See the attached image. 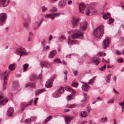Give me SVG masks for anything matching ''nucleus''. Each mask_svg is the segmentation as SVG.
Wrapping results in <instances>:
<instances>
[{
	"label": "nucleus",
	"mask_w": 124,
	"mask_h": 124,
	"mask_svg": "<svg viewBox=\"0 0 124 124\" xmlns=\"http://www.w3.org/2000/svg\"><path fill=\"white\" fill-rule=\"evenodd\" d=\"M104 33L103 29L101 27H98L93 31L94 35L97 37H101Z\"/></svg>",
	"instance_id": "1"
},
{
	"label": "nucleus",
	"mask_w": 124,
	"mask_h": 124,
	"mask_svg": "<svg viewBox=\"0 0 124 124\" xmlns=\"http://www.w3.org/2000/svg\"><path fill=\"white\" fill-rule=\"evenodd\" d=\"M7 73L5 76L3 78L4 80V84H3V89L4 90L6 88V86L7 84V82L8 80V76L9 74V70L7 71L6 70L5 71L4 73L3 74V75L5 74L6 73Z\"/></svg>",
	"instance_id": "2"
},
{
	"label": "nucleus",
	"mask_w": 124,
	"mask_h": 124,
	"mask_svg": "<svg viewBox=\"0 0 124 124\" xmlns=\"http://www.w3.org/2000/svg\"><path fill=\"white\" fill-rule=\"evenodd\" d=\"M7 19L6 14L4 13L0 14V26H1L4 24Z\"/></svg>",
	"instance_id": "3"
},
{
	"label": "nucleus",
	"mask_w": 124,
	"mask_h": 124,
	"mask_svg": "<svg viewBox=\"0 0 124 124\" xmlns=\"http://www.w3.org/2000/svg\"><path fill=\"white\" fill-rule=\"evenodd\" d=\"M80 21V19L79 18H73L71 20L72 25L73 28H76Z\"/></svg>",
	"instance_id": "4"
},
{
	"label": "nucleus",
	"mask_w": 124,
	"mask_h": 124,
	"mask_svg": "<svg viewBox=\"0 0 124 124\" xmlns=\"http://www.w3.org/2000/svg\"><path fill=\"white\" fill-rule=\"evenodd\" d=\"M25 49L23 48H20L16 49L14 53L17 55H18L20 53L22 54L25 53V55H27L28 53H25Z\"/></svg>",
	"instance_id": "5"
},
{
	"label": "nucleus",
	"mask_w": 124,
	"mask_h": 124,
	"mask_svg": "<svg viewBox=\"0 0 124 124\" xmlns=\"http://www.w3.org/2000/svg\"><path fill=\"white\" fill-rule=\"evenodd\" d=\"M96 11H97L96 10L94 9L92 7H90L86 9L85 14L86 15L88 16L89 14L94 13L96 12Z\"/></svg>",
	"instance_id": "6"
},
{
	"label": "nucleus",
	"mask_w": 124,
	"mask_h": 124,
	"mask_svg": "<svg viewBox=\"0 0 124 124\" xmlns=\"http://www.w3.org/2000/svg\"><path fill=\"white\" fill-rule=\"evenodd\" d=\"M87 23L85 22H83L80 24L79 28L80 30V31H84L87 28Z\"/></svg>",
	"instance_id": "7"
},
{
	"label": "nucleus",
	"mask_w": 124,
	"mask_h": 124,
	"mask_svg": "<svg viewBox=\"0 0 124 124\" xmlns=\"http://www.w3.org/2000/svg\"><path fill=\"white\" fill-rule=\"evenodd\" d=\"M9 3V0H0V6L6 7Z\"/></svg>",
	"instance_id": "8"
},
{
	"label": "nucleus",
	"mask_w": 124,
	"mask_h": 124,
	"mask_svg": "<svg viewBox=\"0 0 124 124\" xmlns=\"http://www.w3.org/2000/svg\"><path fill=\"white\" fill-rule=\"evenodd\" d=\"M53 79L52 78L49 79L46 82V86L47 88H50L52 86L53 84Z\"/></svg>",
	"instance_id": "9"
},
{
	"label": "nucleus",
	"mask_w": 124,
	"mask_h": 124,
	"mask_svg": "<svg viewBox=\"0 0 124 124\" xmlns=\"http://www.w3.org/2000/svg\"><path fill=\"white\" fill-rule=\"evenodd\" d=\"M109 42V40L107 39H105L103 41L102 45L104 49L108 47Z\"/></svg>",
	"instance_id": "10"
},
{
	"label": "nucleus",
	"mask_w": 124,
	"mask_h": 124,
	"mask_svg": "<svg viewBox=\"0 0 124 124\" xmlns=\"http://www.w3.org/2000/svg\"><path fill=\"white\" fill-rule=\"evenodd\" d=\"M40 64L41 66L42 72V69L43 67L48 68L50 66V64L49 63L46 62H40Z\"/></svg>",
	"instance_id": "11"
},
{
	"label": "nucleus",
	"mask_w": 124,
	"mask_h": 124,
	"mask_svg": "<svg viewBox=\"0 0 124 124\" xmlns=\"http://www.w3.org/2000/svg\"><path fill=\"white\" fill-rule=\"evenodd\" d=\"M84 33H81L80 34L78 33H76L74 34L72 36L71 38L72 39H76L80 36H83Z\"/></svg>",
	"instance_id": "12"
},
{
	"label": "nucleus",
	"mask_w": 124,
	"mask_h": 124,
	"mask_svg": "<svg viewBox=\"0 0 124 124\" xmlns=\"http://www.w3.org/2000/svg\"><path fill=\"white\" fill-rule=\"evenodd\" d=\"M14 111V109L13 108H9L7 112V115L8 116H12Z\"/></svg>",
	"instance_id": "13"
},
{
	"label": "nucleus",
	"mask_w": 124,
	"mask_h": 124,
	"mask_svg": "<svg viewBox=\"0 0 124 124\" xmlns=\"http://www.w3.org/2000/svg\"><path fill=\"white\" fill-rule=\"evenodd\" d=\"M79 9L80 12L83 13V12L81 11V10H84L85 8V5L83 3H81L79 5Z\"/></svg>",
	"instance_id": "14"
},
{
	"label": "nucleus",
	"mask_w": 124,
	"mask_h": 124,
	"mask_svg": "<svg viewBox=\"0 0 124 124\" xmlns=\"http://www.w3.org/2000/svg\"><path fill=\"white\" fill-rule=\"evenodd\" d=\"M56 52L55 50H54L51 51L49 54L48 57L49 58H52L54 57L56 55Z\"/></svg>",
	"instance_id": "15"
},
{
	"label": "nucleus",
	"mask_w": 124,
	"mask_h": 124,
	"mask_svg": "<svg viewBox=\"0 0 124 124\" xmlns=\"http://www.w3.org/2000/svg\"><path fill=\"white\" fill-rule=\"evenodd\" d=\"M89 87V86L87 83H86L84 85H83L82 87V90L84 91H87Z\"/></svg>",
	"instance_id": "16"
},
{
	"label": "nucleus",
	"mask_w": 124,
	"mask_h": 124,
	"mask_svg": "<svg viewBox=\"0 0 124 124\" xmlns=\"http://www.w3.org/2000/svg\"><path fill=\"white\" fill-rule=\"evenodd\" d=\"M92 62H93L95 63V65H97L100 62L99 58H94L92 60Z\"/></svg>",
	"instance_id": "17"
},
{
	"label": "nucleus",
	"mask_w": 124,
	"mask_h": 124,
	"mask_svg": "<svg viewBox=\"0 0 124 124\" xmlns=\"http://www.w3.org/2000/svg\"><path fill=\"white\" fill-rule=\"evenodd\" d=\"M8 98H5L1 100L0 102V104L1 105H4L8 102Z\"/></svg>",
	"instance_id": "18"
},
{
	"label": "nucleus",
	"mask_w": 124,
	"mask_h": 124,
	"mask_svg": "<svg viewBox=\"0 0 124 124\" xmlns=\"http://www.w3.org/2000/svg\"><path fill=\"white\" fill-rule=\"evenodd\" d=\"M73 119V118L72 117H67L65 118V123L69 124L70 123L71 120Z\"/></svg>",
	"instance_id": "19"
},
{
	"label": "nucleus",
	"mask_w": 124,
	"mask_h": 124,
	"mask_svg": "<svg viewBox=\"0 0 124 124\" xmlns=\"http://www.w3.org/2000/svg\"><path fill=\"white\" fill-rule=\"evenodd\" d=\"M79 115L80 116L85 117L87 116V112L85 111H82L80 112Z\"/></svg>",
	"instance_id": "20"
},
{
	"label": "nucleus",
	"mask_w": 124,
	"mask_h": 124,
	"mask_svg": "<svg viewBox=\"0 0 124 124\" xmlns=\"http://www.w3.org/2000/svg\"><path fill=\"white\" fill-rule=\"evenodd\" d=\"M68 44H72L75 43H76L77 42V41L75 40H71L70 39L69 37H68Z\"/></svg>",
	"instance_id": "21"
},
{
	"label": "nucleus",
	"mask_w": 124,
	"mask_h": 124,
	"mask_svg": "<svg viewBox=\"0 0 124 124\" xmlns=\"http://www.w3.org/2000/svg\"><path fill=\"white\" fill-rule=\"evenodd\" d=\"M53 14V13L50 14L46 15L45 16V17L46 18H51L52 20H53L54 18V17L53 16H52Z\"/></svg>",
	"instance_id": "22"
},
{
	"label": "nucleus",
	"mask_w": 124,
	"mask_h": 124,
	"mask_svg": "<svg viewBox=\"0 0 124 124\" xmlns=\"http://www.w3.org/2000/svg\"><path fill=\"white\" fill-rule=\"evenodd\" d=\"M8 69L11 71L14 70L15 69V65L14 64H11L9 65L8 67Z\"/></svg>",
	"instance_id": "23"
},
{
	"label": "nucleus",
	"mask_w": 124,
	"mask_h": 124,
	"mask_svg": "<svg viewBox=\"0 0 124 124\" xmlns=\"http://www.w3.org/2000/svg\"><path fill=\"white\" fill-rule=\"evenodd\" d=\"M66 4V3L65 2L62 0H60L58 3V4L61 7L65 6Z\"/></svg>",
	"instance_id": "24"
},
{
	"label": "nucleus",
	"mask_w": 124,
	"mask_h": 124,
	"mask_svg": "<svg viewBox=\"0 0 124 124\" xmlns=\"http://www.w3.org/2000/svg\"><path fill=\"white\" fill-rule=\"evenodd\" d=\"M18 86L19 85L18 82L16 81L14 82L13 85V88L16 89L18 87Z\"/></svg>",
	"instance_id": "25"
},
{
	"label": "nucleus",
	"mask_w": 124,
	"mask_h": 124,
	"mask_svg": "<svg viewBox=\"0 0 124 124\" xmlns=\"http://www.w3.org/2000/svg\"><path fill=\"white\" fill-rule=\"evenodd\" d=\"M111 76V74H108L106 77L105 79V80L106 82L108 83L109 82L110 78Z\"/></svg>",
	"instance_id": "26"
},
{
	"label": "nucleus",
	"mask_w": 124,
	"mask_h": 124,
	"mask_svg": "<svg viewBox=\"0 0 124 124\" xmlns=\"http://www.w3.org/2000/svg\"><path fill=\"white\" fill-rule=\"evenodd\" d=\"M64 88L62 87H61L57 91V92L59 94H61L62 93L64 92Z\"/></svg>",
	"instance_id": "27"
},
{
	"label": "nucleus",
	"mask_w": 124,
	"mask_h": 124,
	"mask_svg": "<svg viewBox=\"0 0 124 124\" xmlns=\"http://www.w3.org/2000/svg\"><path fill=\"white\" fill-rule=\"evenodd\" d=\"M65 90L67 91H69L70 92H74L75 91L73 90L70 87L68 86L65 87Z\"/></svg>",
	"instance_id": "28"
},
{
	"label": "nucleus",
	"mask_w": 124,
	"mask_h": 124,
	"mask_svg": "<svg viewBox=\"0 0 124 124\" xmlns=\"http://www.w3.org/2000/svg\"><path fill=\"white\" fill-rule=\"evenodd\" d=\"M57 11V8L55 7H54L51 8L50 10V11L51 12H55Z\"/></svg>",
	"instance_id": "29"
},
{
	"label": "nucleus",
	"mask_w": 124,
	"mask_h": 124,
	"mask_svg": "<svg viewBox=\"0 0 124 124\" xmlns=\"http://www.w3.org/2000/svg\"><path fill=\"white\" fill-rule=\"evenodd\" d=\"M76 106L75 104H68L67 105L68 107L69 108H75Z\"/></svg>",
	"instance_id": "30"
},
{
	"label": "nucleus",
	"mask_w": 124,
	"mask_h": 124,
	"mask_svg": "<svg viewBox=\"0 0 124 124\" xmlns=\"http://www.w3.org/2000/svg\"><path fill=\"white\" fill-rule=\"evenodd\" d=\"M66 37L63 35H62L59 38V40L60 41L62 42V40L66 39Z\"/></svg>",
	"instance_id": "31"
},
{
	"label": "nucleus",
	"mask_w": 124,
	"mask_h": 124,
	"mask_svg": "<svg viewBox=\"0 0 124 124\" xmlns=\"http://www.w3.org/2000/svg\"><path fill=\"white\" fill-rule=\"evenodd\" d=\"M106 68V66L105 64H104L103 67L100 68L99 70L100 71H102L104 70Z\"/></svg>",
	"instance_id": "32"
},
{
	"label": "nucleus",
	"mask_w": 124,
	"mask_h": 124,
	"mask_svg": "<svg viewBox=\"0 0 124 124\" xmlns=\"http://www.w3.org/2000/svg\"><path fill=\"white\" fill-rule=\"evenodd\" d=\"M28 64L27 63H26L24 64L23 66V70L24 71H25L26 70L27 68L28 67Z\"/></svg>",
	"instance_id": "33"
},
{
	"label": "nucleus",
	"mask_w": 124,
	"mask_h": 124,
	"mask_svg": "<svg viewBox=\"0 0 124 124\" xmlns=\"http://www.w3.org/2000/svg\"><path fill=\"white\" fill-rule=\"evenodd\" d=\"M107 119L106 117H105V118H102L101 120L100 121L101 123L105 122L106 121H107Z\"/></svg>",
	"instance_id": "34"
},
{
	"label": "nucleus",
	"mask_w": 124,
	"mask_h": 124,
	"mask_svg": "<svg viewBox=\"0 0 124 124\" xmlns=\"http://www.w3.org/2000/svg\"><path fill=\"white\" fill-rule=\"evenodd\" d=\"M23 24L24 26L26 29L29 28V26L28 23L26 22L23 23Z\"/></svg>",
	"instance_id": "35"
},
{
	"label": "nucleus",
	"mask_w": 124,
	"mask_h": 124,
	"mask_svg": "<svg viewBox=\"0 0 124 124\" xmlns=\"http://www.w3.org/2000/svg\"><path fill=\"white\" fill-rule=\"evenodd\" d=\"M42 11V12H44L46 11L47 9V8L45 6H43L41 7Z\"/></svg>",
	"instance_id": "36"
},
{
	"label": "nucleus",
	"mask_w": 124,
	"mask_h": 124,
	"mask_svg": "<svg viewBox=\"0 0 124 124\" xmlns=\"http://www.w3.org/2000/svg\"><path fill=\"white\" fill-rule=\"evenodd\" d=\"M52 117V116H50L48 117H47L45 119V122L46 123L48 122L51 119Z\"/></svg>",
	"instance_id": "37"
},
{
	"label": "nucleus",
	"mask_w": 124,
	"mask_h": 124,
	"mask_svg": "<svg viewBox=\"0 0 124 124\" xmlns=\"http://www.w3.org/2000/svg\"><path fill=\"white\" fill-rule=\"evenodd\" d=\"M114 22V20L111 18H110L109 20L108 24H110L111 23H112Z\"/></svg>",
	"instance_id": "38"
},
{
	"label": "nucleus",
	"mask_w": 124,
	"mask_h": 124,
	"mask_svg": "<svg viewBox=\"0 0 124 124\" xmlns=\"http://www.w3.org/2000/svg\"><path fill=\"white\" fill-rule=\"evenodd\" d=\"M54 61L56 62L57 63H62V62H61L60 60L58 58L55 59Z\"/></svg>",
	"instance_id": "39"
},
{
	"label": "nucleus",
	"mask_w": 124,
	"mask_h": 124,
	"mask_svg": "<svg viewBox=\"0 0 124 124\" xmlns=\"http://www.w3.org/2000/svg\"><path fill=\"white\" fill-rule=\"evenodd\" d=\"M71 85L72 86L77 87L78 86V84L77 83L74 82Z\"/></svg>",
	"instance_id": "40"
},
{
	"label": "nucleus",
	"mask_w": 124,
	"mask_h": 124,
	"mask_svg": "<svg viewBox=\"0 0 124 124\" xmlns=\"http://www.w3.org/2000/svg\"><path fill=\"white\" fill-rule=\"evenodd\" d=\"M114 99H112L111 100H108L107 101V103L108 104L109 103H111L112 104L114 103Z\"/></svg>",
	"instance_id": "41"
},
{
	"label": "nucleus",
	"mask_w": 124,
	"mask_h": 124,
	"mask_svg": "<svg viewBox=\"0 0 124 124\" xmlns=\"http://www.w3.org/2000/svg\"><path fill=\"white\" fill-rule=\"evenodd\" d=\"M30 85L31 87L34 88H35L36 86L35 84L33 83H30Z\"/></svg>",
	"instance_id": "42"
},
{
	"label": "nucleus",
	"mask_w": 124,
	"mask_h": 124,
	"mask_svg": "<svg viewBox=\"0 0 124 124\" xmlns=\"http://www.w3.org/2000/svg\"><path fill=\"white\" fill-rule=\"evenodd\" d=\"M37 78L36 76L35 75H32L31 79V80H34L35 79Z\"/></svg>",
	"instance_id": "43"
},
{
	"label": "nucleus",
	"mask_w": 124,
	"mask_h": 124,
	"mask_svg": "<svg viewBox=\"0 0 124 124\" xmlns=\"http://www.w3.org/2000/svg\"><path fill=\"white\" fill-rule=\"evenodd\" d=\"M116 53L117 55H119L121 54V53L120 52L117 50H116Z\"/></svg>",
	"instance_id": "44"
},
{
	"label": "nucleus",
	"mask_w": 124,
	"mask_h": 124,
	"mask_svg": "<svg viewBox=\"0 0 124 124\" xmlns=\"http://www.w3.org/2000/svg\"><path fill=\"white\" fill-rule=\"evenodd\" d=\"M94 78V77H93V79H91L88 82V84H90L91 83H92L93 82V79Z\"/></svg>",
	"instance_id": "45"
},
{
	"label": "nucleus",
	"mask_w": 124,
	"mask_h": 124,
	"mask_svg": "<svg viewBox=\"0 0 124 124\" xmlns=\"http://www.w3.org/2000/svg\"><path fill=\"white\" fill-rule=\"evenodd\" d=\"M42 72L41 71V73L40 74H39V75L38 78L40 79H41L42 78Z\"/></svg>",
	"instance_id": "46"
},
{
	"label": "nucleus",
	"mask_w": 124,
	"mask_h": 124,
	"mask_svg": "<svg viewBox=\"0 0 124 124\" xmlns=\"http://www.w3.org/2000/svg\"><path fill=\"white\" fill-rule=\"evenodd\" d=\"M117 61L118 62L120 63H121L123 62V59L122 58L119 59Z\"/></svg>",
	"instance_id": "47"
},
{
	"label": "nucleus",
	"mask_w": 124,
	"mask_h": 124,
	"mask_svg": "<svg viewBox=\"0 0 124 124\" xmlns=\"http://www.w3.org/2000/svg\"><path fill=\"white\" fill-rule=\"evenodd\" d=\"M61 14L59 13H56L55 14H52L53 16H59Z\"/></svg>",
	"instance_id": "48"
},
{
	"label": "nucleus",
	"mask_w": 124,
	"mask_h": 124,
	"mask_svg": "<svg viewBox=\"0 0 124 124\" xmlns=\"http://www.w3.org/2000/svg\"><path fill=\"white\" fill-rule=\"evenodd\" d=\"M40 93V92H39V91H37L35 93V95L36 96L38 95Z\"/></svg>",
	"instance_id": "49"
},
{
	"label": "nucleus",
	"mask_w": 124,
	"mask_h": 124,
	"mask_svg": "<svg viewBox=\"0 0 124 124\" xmlns=\"http://www.w3.org/2000/svg\"><path fill=\"white\" fill-rule=\"evenodd\" d=\"M103 17L105 19H108V17L106 15H104L103 16Z\"/></svg>",
	"instance_id": "50"
},
{
	"label": "nucleus",
	"mask_w": 124,
	"mask_h": 124,
	"mask_svg": "<svg viewBox=\"0 0 124 124\" xmlns=\"http://www.w3.org/2000/svg\"><path fill=\"white\" fill-rule=\"evenodd\" d=\"M119 105L121 106H124V101H123L122 102H120Z\"/></svg>",
	"instance_id": "51"
},
{
	"label": "nucleus",
	"mask_w": 124,
	"mask_h": 124,
	"mask_svg": "<svg viewBox=\"0 0 124 124\" xmlns=\"http://www.w3.org/2000/svg\"><path fill=\"white\" fill-rule=\"evenodd\" d=\"M33 99H32L28 103L29 105H31V104L33 102Z\"/></svg>",
	"instance_id": "52"
},
{
	"label": "nucleus",
	"mask_w": 124,
	"mask_h": 124,
	"mask_svg": "<svg viewBox=\"0 0 124 124\" xmlns=\"http://www.w3.org/2000/svg\"><path fill=\"white\" fill-rule=\"evenodd\" d=\"M103 54V53L102 52H101L99 53L98 54V56L99 57L101 56L102 55V54Z\"/></svg>",
	"instance_id": "53"
},
{
	"label": "nucleus",
	"mask_w": 124,
	"mask_h": 124,
	"mask_svg": "<svg viewBox=\"0 0 124 124\" xmlns=\"http://www.w3.org/2000/svg\"><path fill=\"white\" fill-rule=\"evenodd\" d=\"M38 98H35V100L34 101V102L35 104H36V102L37 101V100H38Z\"/></svg>",
	"instance_id": "54"
},
{
	"label": "nucleus",
	"mask_w": 124,
	"mask_h": 124,
	"mask_svg": "<svg viewBox=\"0 0 124 124\" xmlns=\"http://www.w3.org/2000/svg\"><path fill=\"white\" fill-rule=\"evenodd\" d=\"M74 74L75 75H77V71H73Z\"/></svg>",
	"instance_id": "55"
},
{
	"label": "nucleus",
	"mask_w": 124,
	"mask_h": 124,
	"mask_svg": "<svg viewBox=\"0 0 124 124\" xmlns=\"http://www.w3.org/2000/svg\"><path fill=\"white\" fill-rule=\"evenodd\" d=\"M67 79V76H65L64 77V81L65 82H66Z\"/></svg>",
	"instance_id": "56"
},
{
	"label": "nucleus",
	"mask_w": 124,
	"mask_h": 124,
	"mask_svg": "<svg viewBox=\"0 0 124 124\" xmlns=\"http://www.w3.org/2000/svg\"><path fill=\"white\" fill-rule=\"evenodd\" d=\"M113 91L116 93L117 94H119V93L117 91H116L115 89L114 88L113 89Z\"/></svg>",
	"instance_id": "57"
},
{
	"label": "nucleus",
	"mask_w": 124,
	"mask_h": 124,
	"mask_svg": "<svg viewBox=\"0 0 124 124\" xmlns=\"http://www.w3.org/2000/svg\"><path fill=\"white\" fill-rule=\"evenodd\" d=\"M97 100H98V101H100L102 100V98L101 99V98L100 97H98L97 98Z\"/></svg>",
	"instance_id": "58"
},
{
	"label": "nucleus",
	"mask_w": 124,
	"mask_h": 124,
	"mask_svg": "<svg viewBox=\"0 0 124 124\" xmlns=\"http://www.w3.org/2000/svg\"><path fill=\"white\" fill-rule=\"evenodd\" d=\"M64 73L65 74V76H67V70H66L64 71Z\"/></svg>",
	"instance_id": "59"
},
{
	"label": "nucleus",
	"mask_w": 124,
	"mask_h": 124,
	"mask_svg": "<svg viewBox=\"0 0 124 124\" xmlns=\"http://www.w3.org/2000/svg\"><path fill=\"white\" fill-rule=\"evenodd\" d=\"M29 37H31L32 36L33 33L32 32H31L29 33Z\"/></svg>",
	"instance_id": "60"
},
{
	"label": "nucleus",
	"mask_w": 124,
	"mask_h": 124,
	"mask_svg": "<svg viewBox=\"0 0 124 124\" xmlns=\"http://www.w3.org/2000/svg\"><path fill=\"white\" fill-rule=\"evenodd\" d=\"M72 3V1L70 0H69L68 2V3L69 5H70Z\"/></svg>",
	"instance_id": "61"
},
{
	"label": "nucleus",
	"mask_w": 124,
	"mask_h": 124,
	"mask_svg": "<svg viewBox=\"0 0 124 124\" xmlns=\"http://www.w3.org/2000/svg\"><path fill=\"white\" fill-rule=\"evenodd\" d=\"M51 2L53 3L56 1L57 0H50Z\"/></svg>",
	"instance_id": "62"
},
{
	"label": "nucleus",
	"mask_w": 124,
	"mask_h": 124,
	"mask_svg": "<svg viewBox=\"0 0 124 124\" xmlns=\"http://www.w3.org/2000/svg\"><path fill=\"white\" fill-rule=\"evenodd\" d=\"M31 121V119H27L25 120V121L27 122H29Z\"/></svg>",
	"instance_id": "63"
},
{
	"label": "nucleus",
	"mask_w": 124,
	"mask_h": 124,
	"mask_svg": "<svg viewBox=\"0 0 124 124\" xmlns=\"http://www.w3.org/2000/svg\"><path fill=\"white\" fill-rule=\"evenodd\" d=\"M31 37H29L28 38V41H31Z\"/></svg>",
	"instance_id": "64"
}]
</instances>
